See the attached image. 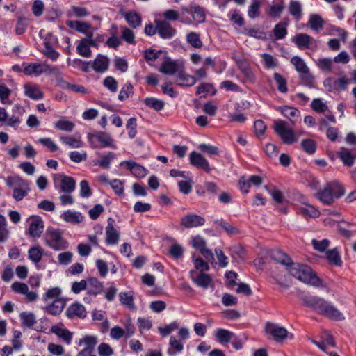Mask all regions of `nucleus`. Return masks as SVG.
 Listing matches in <instances>:
<instances>
[{
	"instance_id": "obj_1",
	"label": "nucleus",
	"mask_w": 356,
	"mask_h": 356,
	"mask_svg": "<svg viewBox=\"0 0 356 356\" xmlns=\"http://www.w3.org/2000/svg\"><path fill=\"white\" fill-rule=\"evenodd\" d=\"M271 257L277 263L283 265L293 277L300 282L315 287H324L322 280L309 266L293 262L287 254L280 250H274Z\"/></svg>"
},
{
	"instance_id": "obj_2",
	"label": "nucleus",
	"mask_w": 356,
	"mask_h": 356,
	"mask_svg": "<svg viewBox=\"0 0 356 356\" xmlns=\"http://www.w3.org/2000/svg\"><path fill=\"white\" fill-rule=\"evenodd\" d=\"M303 304L317 313L336 321L344 319L343 314L331 302L314 296L306 295L302 298Z\"/></svg>"
},
{
	"instance_id": "obj_3",
	"label": "nucleus",
	"mask_w": 356,
	"mask_h": 356,
	"mask_svg": "<svg viewBox=\"0 0 356 356\" xmlns=\"http://www.w3.org/2000/svg\"><path fill=\"white\" fill-rule=\"evenodd\" d=\"M273 129L282 141L286 145L296 143L299 137L305 134V131L303 130L296 132L291 127H288L286 122L282 120H277L274 122Z\"/></svg>"
},
{
	"instance_id": "obj_4",
	"label": "nucleus",
	"mask_w": 356,
	"mask_h": 356,
	"mask_svg": "<svg viewBox=\"0 0 356 356\" xmlns=\"http://www.w3.org/2000/svg\"><path fill=\"white\" fill-rule=\"evenodd\" d=\"M6 183L13 189V197L16 201L22 200L30 191L29 182L19 176L8 177Z\"/></svg>"
},
{
	"instance_id": "obj_5",
	"label": "nucleus",
	"mask_w": 356,
	"mask_h": 356,
	"mask_svg": "<svg viewBox=\"0 0 356 356\" xmlns=\"http://www.w3.org/2000/svg\"><path fill=\"white\" fill-rule=\"evenodd\" d=\"M44 241L47 246L57 251L66 250L68 248V243L63 238L61 232L58 229H48L44 236Z\"/></svg>"
},
{
	"instance_id": "obj_6",
	"label": "nucleus",
	"mask_w": 356,
	"mask_h": 356,
	"mask_svg": "<svg viewBox=\"0 0 356 356\" xmlns=\"http://www.w3.org/2000/svg\"><path fill=\"white\" fill-rule=\"evenodd\" d=\"M54 187L59 190L60 193H71L75 190V180L63 174H55L53 175Z\"/></svg>"
},
{
	"instance_id": "obj_7",
	"label": "nucleus",
	"mask_w": 356,
	"mask_h": 356,
	"mask_svg": "<svg viewBox=\"0 0 356 356\" xmlns=\"http://www.w3.org/2000/svg\"><path fill=\"white\" fill-rule=\"evenodd\" d=\"M291 64L299 73L301 80L307 86H311L314 81V77L310 74L309 69L305 62L299 56H293L291 59Z\"/></svg>"
},
{
	"instance_id": "obj_8",
	"label": "nucleus",
	"mask_w": 356,
	"mask_h": 356,
	"mask_svg": "<svg viewBox=\"0 0 356 356\" xmlns=\"http://www.w3.org/2000/svg\"><path fill=\"white\" fill-rule=\"evenodd\" d=\"M88 140L92 148L113 147H116L113 144L111 136L105 132H99L97 134H88Z\"/></svg>"
},
{
	"instance_id": "obj_9",
	"label": "nucleus",
	"mask_w": 356,
	"mask_h": 356,
	"mask_svg": "<svg viewBox=\"0 0 356 356\" xmlns=\"http://www.w3.org/2000/svg\"><path fill=\"white\" fill-rule=\"evenodd\" d=\"M264 330L267 334L270 335L276 341L286 339L289 334L285 327L271 322L266 323Z\"/></svg>"
},
{
	"instance_id": "obj_10",
	"label": "nucleus",
	"mask_w": 356,
	"mask_h": 356,
	"mask_svg": "<svg viewBox=\"0 0 356 356\" xmlns=\"http://www.w3.org/2000/svg\"><path fill=\"white\" fill-rule=\"evenodd\" d=\"M11 289L16 293L24 295L27 302H35L38 298V293L29 291L28 285L25 283L15 282L11 284Z\"/></svg>"
},
{
	"instance_id": "obj_11",
	"label": "nucleus",
	"mask_w": 356,
	"mask_h": 356,
	"mask_svg": "<svg viewBox=\"0 0 356 356\" xmlns=\"http://www.w3.org/2000/svg\"><path fill=\"white\" fill-rule=\"evenodd\" d=\"M99 159H94L92 163L95 166H99L102 169L108 170L111 168L112 162L116 159V154L112 152L105 153L96 152Z\"/></svg>"
},
{
	"instance_id": "obj_12",
	"label": "nucleus",
	"mask_w": 356,
	"mask_h": 356,
	"mask_svg": "<svg viewBox=\"0 0 356 356\" xmlns=\"http://www.w3.org/2000/svg\"><path fill=\"white\" fill-rule=\"evenodd\" d=\"M28 232L31 237L38 238L41 236L44 229V223L39 216H31L29 218Z\"/></svg>"
},
{
	"instance_id": "obj_13",
	"label": "nucleus",
	"mask_w": 356,
	"mask_h": 356,
	"mask_svg": "<svg viewBox=\"0 0 356 356\" xmlns=\"http://www.w3.org/2000/svg\"><path fill=\"white\" fill-rule=\"evenodd\" d=\"M189 275L191 280L199 287L204 289H208L212 284V277L210 275L200 273L196 274L195 270H191Z\"/></svg>"
},
{
	"instance_id": "obj_14",
	"label": "nucleus",
	"mask_w": 356,
	"mask_h": 356,
	"mask_svg": "<svg viewBox=\"0 0 356 356\" xmlns=\"http://www.w3.org/2000/svg\"><path fill=\"white\" fill-rule=\"evenodd\" d=\"M156 31L159 36L163 39H170L174 37L177 33L175 29L165 20H156Z\"/></svg>"
},
{
	"instance_id": "obj_15",
	"label": "nucleus",
	"mask_w": 356,
	"mask_h": 356,
	"mask_svg": "<svg viewBox=\"0 0 356 356\" xmlns=\"http://www.w3.org/2000/svg\"><path fill=\"white\" fill-rule=\"evenodd\" d=\"M205 220L203 217L194 213L185 215L180 220L181 225L188 229L202 226Z\"/></svg>"
},
{
	"instance_id": "obj_16",
	"label": "nucleus",
	"mask_w": 356,
	"mask_h": 356,
	"mask_svg": "<svg viewBox=\"0 0 356 356\" xmlns=\"http://www.w3.org/2000/svg\"><path fill=\"white\" fill-rule=\"evenodd\" d=\"M66 316L70 319L81 318L83 319L87 316V312L83 305L80 303L74 302L71 304L65 311Z\"/></svg>"
},
{
	"instance_id": "obj_17",
	"label": "nucleus",
	"mask_w": 356,
	"mask_h": 356,
	"mask_svg": "<svg viewBox=\"0 0 356 356\" xmlns=\"http://www.w3.org/2000/svg\"><path fill=\"white\" fill-rule=\"evenodd\" d=\"M262 178L258 175H252L248 177H241L238 184L243 193H248L251 186H259L262 183Z\"/></svg>"
},
{
	"instance_id": "obj_18",
	"label": "nucleus",
	"mask_w": 356,
	"mask_h": 356,
	"mask_svg": "<svg viewBox=\"0 0 356 356\" xmlns=\"http://www.w3.org/2000/svg\"><path fill=\"white\" fill-rule=\"evenodd\" d=\"M120 166H125L131 173L138 178H143L147 175V169L134 161H124L120 164Z\"/></svg>"
},
{
	"instance_id": "obj_19",
	"label": "nucleus",
	"mask_w": 356,
	"mask_h": 356,
	"mask_svg": "<svg viewBox=\"0 0 356 356\" xmlns=\"http://www.w3.org/2000/svg\"><path fill=\"white\" fill-rule=\"evenodd\" d=\"M190 163L198 168H202L209 172L211 168L209 161L200 153L192 152L189 155Z\"/></svg>"
},
{
	"instance_id": "obj_20",
	"label": "nucleus",
	"mask_w": 356,
	"mask_h": 356,
	"mask_svg": "<svg viewBox=\"0 0 356 356\" xmlns=\"http://www.w3.org/2000/svg\"><path fill=\"white\" fill-rule=\"evenodd\" d=\"M297 213L305 218H316L319 217L320 211L307 202H302L296 206Z\"/></svg>"
},
{
	"instance_id": "obj_21",
	"label": "nucleus",
	"mask_w": 356,
	"mask_h": 356,
	"mask_svg": "<svg viewBox=\"0 0 356 356\" xmlns=\"http://www.w3.org/2000/svg\"><path fill=\"white\" fill-rule=\"evenodd\" d=\"M293 42L301 49L310 48L316 41L306 33H298L293 38Z\"/></svg>"
},
{
	"instance_id": "obj_22",
	"label": "nucleus",
	"mask_w": 356,
	"mask_h": 356,
	"mask_svg": "<svg viewBox=\"0 0 356 356\" xmlns=\"http://www.w3.org/2000/svg\"><path fill=\"white\" fill-rule=\"evenodd\" d=\"M24 95L33 100H39L44 97L40 88L36 84L26 83L24 85Z\"/></svg>"
},
{
	"instance_id": "obj_23",
	"label": "nucleus",
	"mask_w": 356,
	"mask_h": 356,
	"mask_svg": "<svg viewBox=\"0 0 356 356\" xmlns=\"http://www.w3.org/2000/svg\"><path fill=\"white\" fill-rule=\"evenodd\" d=\"M51 332L61 339L65 343L70 344L72 333L66 329L63 324L53 325L51 327Z\"/></svg>"
},
{
	"instance_id": "obj_24",
	"label": "nucleus",
	"mask_w": 356,
	"mask_h": 356,
	"mask_svg": "<svg viewBox=\"0 0 356 356\" xmlns=\"http://www.w3.org/2000/svg\"><path fill=\"white\" fill-rule=\"evenodd\" d=\"M47 67V63H31L24 67L23 72L26 76H38L45 73Z\"/></svg>"
},
{
	"instance_id": "obj_25",
	"label": "nucleus",
	"mask_w": 356,
	"mask_h": 356,
	"mask_svg": "<svg viewBox=\"0 0 356 356\" xmlns=\"http://www.w3.org/2000/svg\"><path fill=\"white\" fill-rule=\"evenodd\" d=\"M183 69L182 64L170 59L165 60L160 67V72L165 74H174Z\"/></svg>"
},
{
	"instance_id": "obj_26",
	"label": "nucleus",
	"mask_w": 356,
	"mask_h": 356,
	"mask_svg": "<svg viewBox=\"0 0 356 356\" xmlns=\"http://www.w3.org/2000/svg\"><path fill=\"white\" fill-rule=\"evenodd\" d=\"M281 113L289 120L293 125L297 122V120L300 117V111L294 107L284 106L278 108Z\"/></svg>"
},
{
	"instance_id": "obj_27",
	"label": "nucleus",
	"mask_w": 356,
	"mask_h": 356,
	"mask_svg": "<svg viewBox=\"0 0 356 356\" xmlns=\"http://www.w3.org/2000/svg\"><path fill=\"white\" fill-rule=\"evenodd\" d=\"M60 218L66 222L78 224L83 221L84 216L81 212L67 210L64 211Z\"/></svg>"
},
{
	"instance_id": "obj_28",
	"label": "nucleus",
	"mask_w": 356,
	"mask_h": 356,
	"mask_svg": "<svg viewBox=\"0 0 356 356\" xmlns=\"http://www.w3.org/2000/svg\"><path fill=\"white\" fill-rule=\"evenodd\" d=\"M109 65V59L103 55L99 54L92 62L93 70L98 73L105 72Z\"/></svg>"
},
{
	"instance_id": "obj_29",
	"label": "nucleus",
	"mask_w": 356,
	"mask_h": 356,
	"mask_svg": "<svg viewBox=\"0 0 356 356\" xmlns=\"http://www.w3.org/2000/svg\"><path fill=\"white\" fill-rule=\"evenodd\" d=\"M123 16L127 24L133 29H136L141 26L142 19L140 15L136 11L131 10L125 12Z\"/></svg>"
},
{
	"instance_id": "obj_30",
	"label": "nucleus",
	"mask_w": 356,
	"mask_h": 356,
	"mask_svg": "<svg viewBox=\"0 0 356 356\" xmlns=\"http://www.w3.org/2000/svg\"><path fill=\"white\" fill-rule=\"evenodd\" d=\"M65 300L63 298H57L46 307V312L50 314L56 316L60 314L65 306Z\"/></svg>"
},
{
	"instance_id": "obj_31",
	"label": "nucleus",
	"mask_w": 356,
	"mask_h": 356,
	"mask_svg": "<svg viewBox=\"0 0 356 356\" xmlns=\"http://www.w3.org/2000/svg\"><path fill=\"white\" fill-rule=\"evenodd\" d=\"M120 302L131 310L136 309L134 297L132 291L120 292L119 293Z\"/></svg>"
},
{
	"instance_id": "obj_32",
	"label": "nucleus",
	"mask_w": 356,
	"mask_h": 356,
	"mask_svg": "<svg viewBox=\"0 0 356 356\" xmlns=\"http://www.w3.org/2000/svg\"><path fill=\"white\" fill-rule=\"evenodd\" d=\"M197 82L195 76L190 75L183 72L182 69L180 70L177 74V84L181 86H192Z\"/></svg>"
},
{
	"instance_id": "obj_33",
	"label": "nucleus",
	"mask_w": 356,
	"mask_h": 356,
	"mask_svg": "<svg viewBox=\"0 0 356 356\" xmlns=\"http://www.w3.org/2000/svg\"><path fill=\"white\" fill-rule=\"evenodd\" d=\"M66 24L69 28L83 34H88L91 29V24L86 22L71 20L67 21Z\"/></svg>"
},
{
	"instance_id": "obj_34",
	"label": "nucleus",
	"mask_w": 356,
	"mask_h": 356,
	"mask_svg": "<svg viewBox=\"0 0 356 356\" xmlns=\"http://www.w3.org/2000/svg\"><path fill=\"white\" fill-rule=\"evenodd\" d=\"M93 44V41L90 38H83L80 40L79 44L76 47L78 53L86 58L91 56V50L90 46Z\"/></svg>"
},
{
	"instance_id": "obj_35",
	"label": "nucleus",
	"mask_w": 356,
	"mask_h": 356,
	"mask_svg": "<svg viewBox=\"0 0 356 356\" xmlns=\"http://www.w3.org/2000/svg\"><path fill=\"white\" fill-rule=\"evenodd\" d=\"M119 238V232L109 223L106 227V243L108 245H115L118 243Z\"/></svg>"
},
{
	"instance_id": "obj_36",
	"label": "nucleus",
	"mask_w": 356,
	"mask_h": 356,
	"mask_svg": "<svg viewBox=\"0 0 356 356\" xmlns=\"http://www.w3.org/2000/svg\"><path fill=\"white\" fill-rule=\"evenodd\" d=\"M87 289L90 294L96 296L103 291V284L96 277H90L87 280Z\"/></svg>"
},
{
	"instance_id": "obj_37",
	"label": "nucleus",
	"mask_w": 356,
	"mask_h": 356,
	"mask_svg": "<svg viewBox=\"0 0 356 356\" xmlns=\"http://www.w3.org/2000/svg\"><path fill=\"white\" fill-rule=\"evenodd\" d=\"M331 191L326 184L322 189H320L317 193L318 199L325 204H331L334 199L333 194H331Z\"/></svg>"
},
{
	"instance_id": "obj_38",
	"label": "nucleus",
	"mask_w": 356,
	"mask_h": 356,
	"mask_svg": "<svg viewBox=\"0 0 356 356\" xmlns=\"http://www.w3.org/2000/svg\"><path fill=\"white\" fill-rule=\"evenodd\" d=\"M170 348L168 350L169 356H176L178 353H181L184 349V345L180 341L171 337L169 341Z\"/></svg>"
},
{
	"instance_id": "obj_39",
	"label": "nucleus",
	"mask_w": 356,
	"mask_h": 356,
	"mask_svg": "<svg viewBox=\"0 0 356 356\" xmlns=\"http://www.w3.org/2000/svg\"><path fill=\"white\" fill-rule=\"evenodd\" d=\"M97 343V339L95 336H84L83 338L79 339L76 343L79 346L84 345L86 347L83 349H88L89 352L92 353L95 346Z\"/></svg>"
},
{
	"instance_id": "obj_40",
	"label": "nucleus",
	"mask_w": 356,
	"mask_h": 356,
	"mask_svg": "<svg viewBox=\"0 0 356 356\" xmlns=\"http://www.w3.org/2000/svg\"><path fill=\"white\" fill-rule=\"evenodd\" d=\"M60 140L68 147L74 149L81 148L83 145V143L80 137L72 136H60Z\"/></svg>"
},
{
	"instance_id": "obj_41",
	"label": "nucleus",
	"mask_w": 356,
	"mask_h": 356,
	"mask_svg": "<svg viewBox=\"0 0 356 356\" xmlns=\"http://www.w3.org/2000/svg\"><path fill=\"white\" fill-rule=\"evenodd\" d=\"M75 124L73 122L67 120L65 118H60L55 124L54 127L58 130L71 132L74 129Z\"/></svg>"
},
{
	"instance_id": "obj_42",
	"label": "nucleus",
	"mask_w": 356,
	"mask_h": 356,
	"mask_svg": "<svg viewBox=\"0 0 356 356\" xmlns=\"http://www.w3.org/2000/svg\"><path fill=\"white\" fill-rule=\"evenodd\" d=\"M42 255L43 250L39 246L31 247L28 251L29 259L35 264L41 261Z\"/></svg>"
},
{
	"instance_id": "obj_43",
	"label": "nucleus",
	"mask_w": 356,
	"mask_h": 356,
	"mask_svg": "<svg viewBox=\"0 0 356 356\" xmlns=\"http://www.w3.org/2000/svg\"><path fill=\"white\" fill-rule=\"evenodd\" d=\"M47 74L53 75L58 85L61 87L62 86V82H65V81L63 79V74L60 70V69L57 66H51L47 64V67L45 70V73Z\"/></svg>"
},
{
	"instance_id": "obj_44",
	"label": "nucleus",
	"mask_w": 356,
	"mask_h": 356,
	"mask_svg": "<svg viewBox=\"0 0 356 356\" xmlns=\"http://www.w3.org/2000/svg\"><path fill=\"white\" fill-rule=\"evenodd\" d=\"M186 42L193 47L200 49L203 43L200 39V35L196 32H189L186 37Z\"/></svg>"
},
{
	"instance_id": "obj_45",
	"label": "nucleus",
	"mask_w": 356,
	"mask_h": 356,
	"mask_svg": "<svg viewBox=\"0 0 356 356\" xmlns=\"http://www.w3.org/2000/svg\"><path fill=\"white\" fill-rule=\"evenodd\" d=\"M234 337V334L227 330L218 328L216 332V337L220 343H228Z\"/></svg>"
},
{
	"instance_id": "obj_46",
	"label": "nucleus",
	"mask_w": 356,
	"mask_h": 356,
	"mask_svg": "<svg viewBox=\"0 0 356 356\" xmlns=\"http://www.w3.org/2000/svg\"><path fill=\"white\" fill-rule=\"evenodd\" d=\"M11 90L5 83L0 82V101L3 104L10 105L13 102L9 99Z\"/></svg>"
},
{
	"instance_id": "obj_47",
	"label": "nucleus",
	"mask_w": 356,
	"mask_h": 356,
	"mask_svg": "<svg viewBox=\"0 0 356 356\" xmlns=\"http://www.w3.org/2000/svg\"><path fill=\"white\" fill-rule=\"evenodd\" d=\"M23 326L31 327L36 323L35 316L31 312H22L19 315Z\"/></svg>"
},
{
	"instance_id": "obj_48",
	"label": "nucleus",
	"mask_w": 356,
	"mask_h": 356,
	"mask_svg": "<svg viewBox=\"0 0 356 356\" xmlns=\"http://www.w3.org/2000/svg\"><path fill=\"white\" fill-rule=\"evenodd\" d=\"M331 194H333L334 199L339 198L344 195L345 191L343 186L337 181H332L327 184Z\"/></svg>"
},
{
	"instance_id": "obj_49",
	"label": "nucleus",
	"mask_w": 356,
	"mask_h": 356,
	"mask_svg": "<svg viewBox=\"0 0 356 356\" xmlns=\"http://www.w3.org/2000/svg\"><path fill=\"white\" fill-rule=\"evenodd\" d=\"M7 221L6 218L0 214V242H5L10 235V232L7 228Z\"/></svg>"
},
{
	"instance_id": "obj_50",
	"label": "nucleus",
	"mask_w": 356,
	"mask_h": 356,
	"mask_svg": "<svg viewBox=\"0 0 356 356\" xmlns=\"http://www.w3.org/2000/svg\"><path fill=\"white\" fill-rule=\"evenodd\" d=\"M289 13L296 19L299 20L302 17V6L298 1H291L289 6Z\"/></svg>"
},
{
	"instance_id": "obj_51",
	"label": "nucleus",
	"mask_w": 356,
	"mask_h": 356,
	"mask_svg": "<svg viewBox=\"0 0 356 356\" xmlns=\"http://www.w3.org/2000/svg\"><path fill=\"white\" fill-rule=\"evenodd\" d=\"M144 103L147 106L159 111H161L164 107V102L163 101L156 99L154 97H147L144 99Z\"/></svg>"
},
{
	"instance_id": "obj_52",
	"label": "nucleus",
	"mask_w": 356,
	"mask_h": 356,
	"mask_svg": "<svg viewBox=\"0 0 356 356\" xmlns=\"http://www.w3.org/2000/svg\"><path fill=\"white\" fill-rule=\"evenodd\" d=\"M264 67L268 70L275 68L278 65V60L269 54H261Z\"/></svg>"
},
{
	"instance_id": "obj_53",
	"label": "nucleus",
	"mask_w": 356,
	"mask_h": 356,
	"mask_svg": "<svg viewBox=\"0 0 356 356\" xmlns=\"http://www.w3.org/2000/svg\"><path fill=\"white\" fill-rule=\"evenodd\" d=\"M310 28L314 31H318L323 28V20L319 15H311L309 19Z\"/></svg>"
},
{
	"instance_id": "obj_54",
	"label": "nucleus",
	"mask_w": 356,
	"mask_h": 356,
	"mask_svg": "<svg viewBox=\"0 0 356 356\" xmlns=\"http://www.w3.org/2000/svg\"><path fill=\"white\" fill-rule=\"evenodd\" d=\"M134 94V87L130 83H126L121 88L119 95L118 99L120 101H124L128 97L132 96Z\"/></svg>"
},
{
	"instance_id": "obj_55",
	"label": "nucleus",
	"mask_w": 356,
	"mask_h": 356,
	"mask_svg": "<svg viewBox=\"0 0 356 356\" xmlns=\"http://www.w3.org/2000/svg\"><path fill=\"white\" fill-rule=\"evenodd\" d=\"M287 24L286 23H278L277 24L273 29V33L275 38L277 40L283 39L287 34L286 29Z\"/></svg>"
},
{
	"instance_id": "obj_56",
	"label": "nucleus",
	"mask_w": 356,
	"mask_h": 356,
	"mask_svg": "<svg viewBox=\"0 0 356 356\" xmlns=\"http://www.w3.org/2000/svg\"><path fill=\"white\" fill-rule=\"evenodd\" d=\"M312 108L317 113H323L327 109L326 102L321 98H316L311 103Z\"/></svg>"
},
{
	"instance_id": "obj_57",
	"label": "nucleus",
	"mask_w": 356,
	"mask_h": 356,
	"mask_svg": "<svg viewBox=\"0 0 356 356\" xmlns=\"http://www.w3.org/2000/svg\"><path fill=\"white\" fill-rule=\"evenodd\" d=\"M339 156L343 164L348 166H352L354 163V156L346 149H342L339 152Z\"/></svg>"
},
{
	"instance_id": "obj_58",
	"label": "nucleus",
	"mask_w": 356,
	"mask_h": 356,
	"mask_svg": "<svg viewBox=\"0 0 356 356\" xmlns=\"http://www.w3.org/2000/svg\"><path fill=\"white\" fill-rule=\"evenodd\" d=\"M302 149L309 154H314L316 150V144L312 139H305L301 142Z\"/></svg>"
},
{
	"instance_id": "obj_59",
	"label": "nucleus",
	"mask_w": 356,
	"mask_h": 356,
	"mask_svg": "<svg viewBox=\"0 0 356 356\" xmlns=\"http://www.w3.org/2000/svg\"><path fill=\"white\" fill-rule=\"evenodd\" d=\"M274 79L277 85L278 90L282 93H286L288 91L286 79L277 72L274 74Z\"/></svg>"
},
{
	"instance_id": "obj_60",
	"label": "nucleus",
	"mask_w": 356,
	"mask_h": 356,
	"mask_svg": "<svg viewBox=\"0 0 356 356\" xmlns=\"http://www.w3.org/2000/svg\"><path fill=\"white\" fill-rule=\"evenodd\" d=\"M61 289L59 287H54L47 290V291L43 295L42 299L47 302L48 300L61 298Z\"/></svg>"
},
{
	"instance_id": "obj_61",
	"label": "nucleus",
	"mask_w": 356,
	"mask_h": 356,
	"mask_svg": "<svg viewBox=\"0 0 356 356\" xmlns=\"http://www.w3.org/2000/svg\"><path fill=\"white\" fill-rule=\"evenodd\" d=\"M260 2L259 0H254L248 8V15L251 19L256 18L260 15Z\"/></svg>"
},
{
	"instance_id": "obj_62",
	"label": "nucleus",
	"mask_w": 356,
	"mask_h": 356,
	"mask_svg": "<svg viewBox=\"0 0 356 356\" xmlns=\"http://www.w3.org/2000/svg\"><path fill=\"white\" fill-rule=\"evenodd\" d=\"M228 17L234 24L238 26H242L244 24V19L239 10H233L229 11Z\"/></svg>"
},
{
	"instance_id": "obj_63",
	"label": "nucleus",
	"mask_w": 356,
	"mask_h": 356,
	"mask_svg": "<svg viewBox=\"0 0 356 356\" xmlns=\"http://www.w3.org/2000/svg\"><path fill=\"white\" fill-rule=\"evenodd\" d=\"M330 243V242L328 239H322L320 241L316 239L312 240L314 249L321 252H324L328 248Z\"/></svg>"
},
{
	"instance_id": "obj_64",
	"label": "nucleus",
	"mask_w": 356,
	"mask_h": 356,
	"mask_svg": "<svg viewBox=\"0 0 356 356\" xmlns=\"http://www.w3.org/2000/svg\"><path fill=\"white\" fill-rule=\"evenodd\" d=\"M122 38L129 44H135V35L130 29L122 26L121 27Z\"/></svg>"
}]
</instances>
